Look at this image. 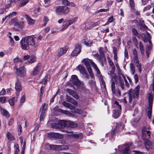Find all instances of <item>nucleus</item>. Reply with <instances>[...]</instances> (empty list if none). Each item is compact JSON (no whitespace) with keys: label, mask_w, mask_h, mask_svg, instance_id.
<instances>
[{"label":"nucleus","mask_w":154,"mask_h":154,"mask_svg":"<svg viewBox=\"0 0 154 154\" xmlns=\"http://www.w3.org/2000/svg\"><path fill=\"white\" fill-rule=\"evenodd\" d=\"M132 41L134 43L135 45L136 46H137L138 45V41L137 39L135 37H134L132 39Z\"/></svg>","instance_id":"864d4df0"},{"label":"nucleus","mask_w":154,"mask_h":154,"mask_svg":"<svg viewBox=\"0 0 154 154\" xmlns=\"http://www.w3.org/2000/svg\"><path fill=\"white\" fill-rule=\"evenodd\" d=\"M15 89L16 90V95L18 96L22 89V87L21 82L18 79H17L16 81Z\"/></svg>","instance_id":"0eeeda50"},{"label":"nucleus","mask_w":154,"mask_h":154,"mask_svg":"<svg viewBox=\"0 0 154 154\" xmlns=\"http://www.w3.org/2000/svg\"><path fill=\"white\" fill-rule=\"evenodd\" d=\"M139 94V88L136 87L133 90L130 89L128 91V98L129 101L131 102L132 100V98H137L138 97Z\"/></svg>","instance_id":"f03ea898"},{"label":"nucleus","mask_w":154,"mask_h":154,"mask_svg":"<svg viewBox=\"0 0 154 154\" xmlns=\"http://www.w3.org/2000/svg\"><path fill=\"white\" fill-rule=\"evenodd\" d=\"M14 148L15 150V154H18L19 151V146L18 144H15L14 145Z\"/></svg>","instance_id":"49530a36"},{"label":"nucleus","mask_w":154,"mask_h":154,"mask_svg":"<svg viewBox=\"0 0 154 154\" xmlns=\"http://www.w3.org/2000/svg\"><path fill=\"white\" fill-rule=\"evenodd\" d=\"M108 61L109 64V65L111 67H115L113 62L111 60V59H108Z\"/></svg>","instance_id":"6e6d98bb"},{"label":"nucleus","mask_w":154,"mask_h":154,"mask_svg":"<svg viewBox=\"0 0 154 154\" xmlns=\"http://www.w3.org/2000/svg\"><path fill=\"white\" fill-rule=\"evenodd\" d=\"M129 149V146H127L122 151L123 154H129L128 152Z\"/></svg>","instance_id":"8fccbe9b"},{"label":"nucleus","mask_w":154,"mask_h":154,"mask_svg":"<svg viewBox=\"0 0 154 154\" xmlns=\"http://www.w3.org/2000/svg\"><path fill=\"white\" fill-rule=\"evenodd\" d=\"M153 98V95L150 94L148 98L149 105V107H152Z\"/></svg>","instance_id":"bb28decb"},{"label":"nucleus","mask_w":154,"mask_h":154,"mask_svg":"<svg viewBox=\"0 0 154 154\" xmlns=\"http://www.w3.org/2000/svg\"><path fill=\"white\" fill-rule=\"evenodd\" d=\"M17 14V12L15 11H13L10 14L6 17H8V19H9L12 18L14 16H16Z\"/></svg>","instance_id":"79ce46f5"},{"label":"nucleus","mask_w":154,"mask_h":154,"mask_svg":"<svg viewBox=\"0 0 154 154\" xmlns=\"http://www.w3.org/2000/svg\"><path fill=\"white\" fill-rule=\"evenodd\" d=\"M66 100L67 101L70 102L75 105L76 106L78 105V102L74 99L68 95H66Z\"/></svg>","instance_id":"f3484780"},{"label":"nucleus","mask_w":154,"mask_h":154,"mask_svg":"<svg viewBox=\"0 0 154 154\" xmlns=\"http://www.w3.org/2000/svg\"><path fill=\"white\" fill-rule=\"evenodd\" d=\"M17 99V98L14 97L12 98L9 100L8 101L10 104L11 106H13L14 104V102L15 101H16Z\"/></svg>","instance_id":"f704fd0d"},{"label":"nucleus","mask_w":154,"mask_h":154,"mask_svg":"<svg viewBox=\"0 0 154 154\" xmlns=\"http://www.w3.org/2000/svg\"><path fill=\"white\" fill-rule=\"evenodd\" d=\"M137 37L139 38H141L144 42L146 43L147 42V39L146 38V35L145 34L140 33L138 35Z\"/></svg>","instance_id":"b1692460"},{"label":"nucleus","mask_w":154,"mask_h":154,"mask_svg":"<svg viewBox=\"0 0 154 154\" xmlns=\"http://www.w3.org/2000/svg\"><path fill=\"white\" fill-rule=\"evenodd\" d=\"M141 137L144 141L148 140V138H149L150 137V131H147L145 128H143L142 129Z\"/></svg>","instance_id":"423d86ee"},{"label":"nucleus","mask_w":154,"mask_h":154,"mask_svg":"<svg viewBox=\"0 0 154 154\" xmlns=\"http://www.w3.org/2000/svg\"><path fill=\"white\" fill-rule=\"evenodd\" d=\"M25 16L29 24L31 25H32L34 24L35 21L34 20L31 18L27 15H25Z\"/></svg>","instance_id":"5701e85b"},{"label":"nucleus","mask_w":154,"mask_h":154,"mask_svg":"<svg viewBox=\"0 0 154 154\" xmlns=\"http://www.w3.org/2000/svg\"><path fill=\"white\" fill-rule=\"evenodd\" d=\"M45 113L44 112H42L40 116V121H42L43 120V117L45 116Z\"/></svg>","instance_id":"69168bd1"},{"label":"nucleus","mask_w":154,"mask_h":154,"mask_svg":"<svg viewBox=\"0 0 154 154\" xmlns=\"http://www.w3.org/2000/svg\"><path fill=\"white\" fill-rule=\"evenodd\" d=\"M132 61L136 65V66H137L139 65L140 64H139V61L138 59L132 60Z\"/></svg>","instance_id":"0e129e2a"},{"label":"nucleus","mask_w":154,"mask_h":154,"mask_svg":"<svg viewBox=\"0 0 154 154\" xmlns=\"http://www.w3.org/2000/svg\"><path fill=\"white\" fill-rule=\"evenodd\" d=\"M24 23L23 22H19L15 23L14 29L16 31L22 29L24 26Z\"/></svg>","instance_id":"2eb2a0df"},{"label":"nucleus","mask_w":154,"mask_h":154,"mask_svg":"<svg viewBox=\"0 0 154 154\" xmlns=\"http://www.w3.org/2000/svg\"><path fill=\"white\" fill-rule=\"evenodd\" d=\"M77 68L81 74L84 73V72L86 71V70L84 67L82 65H79L78 66Z\"/></svg>","instance_id":"72a5a7b5"},{"label":"nucleus","mask_w":154,"mask_h":154,"mask_svg":"<svg viewBox=\"0 0 154 154\" xmlns=\"http://www.w3.org/2000/svg\"><path fill=\"white\" fill-rule=\"evenodd\" d=\"M7 136L9 140H14V137L10 132H8L7 134Z\"/></svg>","instance_id":"37998d69"},{"label":"nucleus","mask_w":154,"mask_h":154,"mask_svg":"<svg viewBox=\"0 0 154 154\" xmlns=\"http://www.w3.org/2000/svg\"><path fill=\"white\" fill-rule=\"evenodd\" d=\"M149 45H147L146 47V51H150L152 49V42L149 43Z\"/></svg>","instance_id":"4c0bfd02"},{"label":"nucleus","mask_w":154,"mask_h":154,"mask_svg":"<svg viewBox=\"0 0 154 154\" xmlns=\"http://www.w3.org/2000/svg\"><path fill=\"white\" fill-rule=\"evenodd\" d=\"M68 121H65L64 120H60L58 122V124L60 126L61 128L64 127H68V125L67 124V122Z\"/></svg>","instance_id":"393cba45"},{"label":"nucleus","mask_w":154,"mask_h":154,"mask_svg":"<svg viewBox=\"0 0 154 154\" xmlns=\"http://www.w3.org/2000/svg\"><path fill=\"white\" fill-rule=\"evenodd\" d=\"M45 88V87L42 86L40 88V96L41 97L43 95V93L44 91V89Z\"/></svg>","instance_id":"4d7b16f0"},{"label":"nucleus","mask_w":154,"mask_h":154,"mask_svg":"<svg viewBox=\"0 0 154 154\" xmlns=\"http://www.w3.org/2000/svg\"><path fill=\"white\" fill-rule=\"evenodd\" d=\"M23 38L25 39L26 41L27 42L29 45H31L33 46L34 47H36L35 42H34V39L31 36H28Z\"/></svg>","instance_id":"9d476101"},{"label":"nucleus","mask_w":154,"mask_h":154,"mask_svg":"<svg viewBox=\"0 0 154 154\" xmlns=\"http://www.w3.org/2000/svg\"><path fill=\"white\" fill-rule=\"evenodd\" d=\"M144 143L145 147L147 150L153 148V146L149 140L144 141Z\"/></svg>","instance_id":"6ab92c4d"},{"label":"nucleus","mask_w":154,"mask_h":154,"mask_svg":"<svg viewBox=\"0 0 154 154\" xmlns=\"http://www.w3.org/2000/svg\"><path fill=\"white\" fill-rule=\"evenodd\" d=\"M115 83L112 82L111 83V87L112 93L118 96H120L121 95V92L119 89H117L116 91L115 89Z\"/></svg>","instance_id":"ddd939ff"},{"label":"nucleus","mask_w":154,"mask_h":154,"mask_svg":"<svg viewBox=\"0 0 154 154\" xmlns=\"http://www.w3.org/2000/svg\"><path fill=\"white\" fill-rule=\"evenodd\" d=\"M78 19V17H75L72 19L70 20L65 19L63 22L62 25L63 28L61 29V31H63L68 28L70 25L75 22Z\"/></svg>","instance_id":"20e7f679"},{"label":"nucleus","mask_w":154,"mask_h":154,"mask_svg":"<svg viewBox=\"0 0 154 154\" xmlns=\"http://www.w3.org/2000/svg\"><path fill=\"white\" fill-rule=\"evenodd\" d=\"M132 31L134 35L137 36L138 35V33L136 29L135 28H132Z\"/></svg>","instance_id":"3c124183"},{"label":"nucleus","mask_w":154,"mask_h":154,"mask_svg":"<svg viewBox=\"0 0 154 154\" xmlns=\"http://www.w3.org/2000/svg\"><path fill=\"white\" fill-rule=\"evenodd\" d=\"M16 69V73L18 75L21 77H23L26 75V70L25 69L24 66H22L19 69L17 67L15 66Z\"/></svg>","instance_id":"6e6552de"},{"label":"nucleus","mask_w":154,"mask_h":154,"mask_svg":"<svg viewBox=\"0 0 154 154\" xmlns=\"http://www.w3.org/2000/svg\"><path fill=\"white\" fill-rule=\"evenodd\" d=\"M146 38L147 42H149V43H151V35L149 33L147 32H146Z\"/></svg>","instance_id":"58836bf2"},{"label":"nucleus","mask_w":154,"mask_h":154,"mask_svg":"<svg viewBox=\"0 0 154 154\" xmlns=\"http://www.w3.org/2000/svg\"><path fill=\"white\" fill-rule=\"evenodd\" d=\"M6 101V97H0V102L2 103H4Z\"/></svg>","instance_id":"13d9d810"},{"label":"nucleus","mask_w":154,"mask_h":154,"mask_svg":"<svg viewBox=\"0 0 154 154\" xmlns=\"http://www.w3.org/2000/svg\"><path fill=\"white\" fill-rule=\"evenodd\" d=\"M46 109V107L45 106V103H44L41 107L40 111H41L42 112H45Z\"/></svg>","instance_id":"de8ad7c7"},{"label":"nucleus","mask_w":154,"mask_h":154,"mask_svg":"<svg viewBox=\"0 0 154 154\" xmlns=\"http://www.w3.org/2000/svg\"><path fill=\"white\" fill-rule=\"evenodd\" d=\"M112 69L110 71V76L111 77V83L112 82L117 83L118 82V78L117 75L114 72L115 71V67H111Z\"/></svg>","instance_id":"1a4fd4ad"},{"label":"nucleus","mask_w":154,"mask_h":154,"mask_svg":"<svg viewBox=\"0 0 154 154\" xmlns=\"http://www.w3.org/2000/svg\"><path fill=\"white\" fill-rule=\"evenodd\" d=\"M113 106L116 110L120 111H121V105L119 104V102L117 101H115L113 102Z\"/></svg>","instance_id":"aec40b11"},{"label":"nucleus","mask_w":154,"mask_h":154,"mask_svg":"<svg viewBox=\"0 0 154 154\" xmlns=\"http://www.w3.org/2000/svg\"><path fill=\"white\" fill-rule=\"evenodd\" d=\"M6 94V91L4 88H3L2 90L0 92V95H4Z\"/></svg>","instance_id":"774afa93"},{"label":"nucleus","mask_w":154,"mask_h":154,"mask_svg":"<svg viewBox=\"0 0 154 154\" xmlns=\"http://www.w3.org/2000/svg\"><path fill=\"white\" fill-rule=\"evenodd\" d=\"M81 51L80 46L79 44H77L75 45V49L71 53V55L72 56H76Z\"/></svg>","instance_id":"9b49d317"},{"label":"nucleus","mask_w":154,"mask_h":154,"mask_svg":"<svg viewBox=\"0 0 154 154\" xmlns=\"http://www.w3.org/2000/svg\"><path fill=\"white\" fill-rule=\"evenodd\" d=\"M95 70L97 72L96 75L99 77L100 78H102V76L101 74L100 71L98 68L97 69Z\"/></svg>","instance_id":"09e8293b"},{"label":"nucleus","mask_w":154,"mask_h":154,"mask_svg":"<svg viewBox=\"0 0 154 154\" xmlns=\"http://www.w3.org/2000/svg\"><path fill=\"white\" fill-rule=\"evenodd\" d=\"M49 147L50 149L56 150V147H57V145H49Z\"/></svg>","instance_id":"e2e57ef3"},{"label":"nucleus","mask_w":154,"mask_h":154,"mask_svg":"<svg viewBox=\"0 0 154 154\" xmlns=\"http://www.w3.org/2000/svg\"><path fill=\"white\" fill-rule=\"evenodd\" d=\"M38 63L37 64L36 67L34 69L32 72V74L33 75H37L38 73Z\"/></svg>","instance_id":"473e14b6"},{"label":"nucleus","mask_w":154,"mask_h":154,"mask_svg":"<svg viewBox=\"0 0 154 154\" xmlns=\"http://www.w3.org/2000/svg\"><path fill=\"white\" fill-rule=\"evenodd\" d=\"M125 125L123 124L120 123L117 125L116 129H118L119 131L122 130L124 128Z\"/></svg>","instance_id":"cd10ccee"},{"label":"nucleus","mask_w":154,"mask_h":154,"mask_svg":"<svg viewBox=\"0 0 154 154\" xmlns=\"http://www.w3.org/2000/svg\"><path fill=\"white\" fill-rule=\"evenodd\" d=\"M63 138V136L60 134L58 133H55V137L54 138L57 139H62Z\"/></svg>","instance_id":"c03bdc74"},{"label":"nucleus","mask_w":154,"mask_h":154,"mask_svg":"<svg viewBox=\"0 0 154 154\" xmlns=\"http://www.w3.org/2000/svg\"><path fill=\"white\" fill-rule=\"evenodd\" d=\"M139 47L140 51L142 54H144V49L142 43L140 42L139 43Z\"/></svg>","instance_id":"c9c22d12"},{"label":"nucleus","mask_w":154,"mask_h":154,"mask_svg":"<svg viewBox=\"0 0 154 154\" xmlns=\"http://www.w3.org/2000/svg\"><path fill=\"white\" fill-rule=\"evenodd\" d=\"M23 60L21 58H19L18 57H17L14 58V62L16 64L18 62H23Z\"/></svg>","instance_id":"e433bc0d"},{"label":"nucleus","mask_w":154,"mask_h":154,"mask_svg":"<svg viewBox=\"0 0 154 154\" xmlns=\"http://www.w3.org/2000/svg\"><path fill=\"white\" fill-rule=\"evenodd\" d=\"M114 20L115 19L112 16L110 17L108 19V22L109 23L112 22H113Z\"/></svg>","instance_id":"5fc2aeb1"},{"label":"nucleus","mask_w":154,"mask_h":154,"mask_svg":"<svg viewBox=\"0 0 154 154\" xmlns=\"http://www.w3.org/2000/svg\"><path fill=\"white\" fill-rule=\"evenodd\" d=\"M62 104L64 106L70 109H74V113L80 114L83 113V112L82 110L78 108L75 109V107L74 106L65 101L63 102Z\"/></svg>","instance_id":"39448f33"},{"label":"nucleus","mask_w":154,"mask_h":154,"mask_svg":"<svg viewBox=\"0 0 154 154\" xmlns=\"http://www.w3.org/2000/svg\"><path fill=\"white\" fill-rule=\"evenodd\" d=\"M67 50V48L66 47H64L60 48L57 54V56L59 57L62 55L65 54Z\"/></svg>","instance_id":"a211bd4d"},{"label":"nucleus","mask_w":154,"mask_h":154,"mask_svg":"<svg viewBox=\"0 0 154 154\" xmlns=\"http://www.w3.org/2000/svg\"><path fill=\"white\" fill-rule=\"evenodd\" d=\"M62 2L63 4L66 6H68L69 5V2L68 0H62Z\"/></svg>","instance_id":"bf43d9fd"},{"label":"nucleus","mask_w":154,"mask_h":154,"mask_svg":"<svg viewBox=\"0 0 154 154\" xmlns=\"http://www.w3.org/2000/svg\"><path fill=\"white\" fill-rule=\"evenodd\" d=\"M71 80L73 84L77 87V88H83L84 83L79 81L76 75H73L71 77Z\"/></svg>","instance_id":"7ed1b4c3"},{"label":"nucleus","mask_w":154,"mask_h":154,"mask_svg":"<svg viewBox=\"0 0 154 154\" xmlns=\"http://www.w3.org/2000/svg\"><path fill=\"white\" fill-rule=\"evenodd\" d=\"M50 75H46L43 80L40 82V83L46 85L48 81L50 79Z\"/></svg>","instance_id":"a878e982"},{"label":"nucleus","mask_w":154,"mask_h":154,"mask_svg":"<svg viewBox=\"0 0 154 154\" xmlns=\"http://www.w3.org/2000/svg\"><path fill=\"white\" fill-rule=\"evenodd\" d=\"M44 23L43 26H45L47 24V22L49 20L48 17L45 16L44 18Z\"/></svg>","instance_id":"338daca9"},{"label":"nucleus","mask_w":154,"mask_h":154,"mask_svg":"<svg viewBox=\"0 0 154 154\" xmlns=\"http://www.w3.org/2000/svg\"><path fill=\"white\" fill-rule=\"evenodd\" d=\"M55 133L51 132L48 134V136L49 137L54 138L55 137Z\"/></svg>","instance_id":"680f3d73"},{"label":"nucleus","mask_w":154,"mask_h":154,"mask_svg":"<svg viewBox=\"0 0 154 154\" xmlns=\"http://www.w3.org/2000/svg\"><path fill=\"white\" fill-rule=\"evenodd\" d=\"M119 79L120 83V86L122 89L123 90H124L125 89L124 87V82L120 76H119Z\"/></svg>","instance_id":"c85d7f7f"},{"label":"nucleus","mask_w":154,"mask_h":154,"mask_svg":"<svg viewBox=\"0 0 154 154\" xmlns=\"http://www.w3.org/2000/svg\"><path fill=\"white\" fill-rule=\"evenodd\" d=\"M36 58L34 56H31L30 60L28 61V62L30 63H32L34 62L36 60Z\"/></svg>","instance_id":"a18cd8bd"},{"label":"nucleus","mask_w":154,"mask_h":154,"mask_svg":"<svg viewBox=\"0 0 154 154\" xmlns=\"http://www.w3.org/2000/svg\"><path fill=\"white\" fill-rule=\"evenodd\" d=\"M88 72L91 77L94 79V75L93 73L92 69L88 70Z\"/></svg>","instance_id":"052dcab7"},{"label":"nucleus","mask_w":154,"mask_h":154,"mask_svg":"<svg viewBox=\"0 0 154 154\" xmlns=\"http://www.w3.org/2000/svg\"><path fill=\"white\" fill-rule=\"evenodd\" d=\"M68 127H70L72 128H75L78 126V125L76 123L72 121H68L67 122Z\"/></svg>","instance_id":"4be33fe9"},{"label":"nucleus","mask_w":154,"mask_h":154,"mask_svg":"<svg viewBox=\"0 0 154 154\" xmlns=\"http://www.w3.org/2000/svg\"><path fill=\"white\" fill-rule=\"evenodd\" d=\"M56 150L60 151L63 150H66L67 147L64 145H57Z\"/></svg>","instance_id":"c756f323"},{"label":"nucleus","mask_w":154,"mask_h":154,"mask_svg":"<svg viewBox=\"0 0 154 154\" xmlns=\"http://www.w3.org/2000/svg\"><path fill=\"white\" fill-rule=\"evenodd\" d=\"M66 91L69 95L72 96L75 99H79V97L77 93L73 90L67 88L66 89Z\"/></svg>","instance_id":"4468645a"},{"label":"nucleus","mask_w":154,"mask_h":154,"mask_svg":"<svg viewBox=\"0 0 154 154\" xmlns=\"http://www.w3.org/2000/svg\"><path fill=\"white\" fill-rule=\"evenodd\" d=\"M129 4L131 9L133 10H134L135 5L134 0H129Z\"/></svg>","instance_id":"ea45409f"},{"label":"nucleus","mask_w":154,"mask_h":154,"mask_svg":"<svg viewBox=\"0 0 154 154\" xmlns=\"http://www.w3.org/2000/svg\"><path fill=\"white\" fill-rule=\"evenodd\" d=\"M69 11V8L65 6H57L55 10L56 13L58 15H66L68 14Z\"/></svg>","instance_id":"f257e3e1"},{"label":"nucleus","mask_w":154,"mask_h":154,"mask_svg":"<svg viewBox=\"0 0 154 154\" xmlns=\"http://www.w3.org/2000/svg\"><path fill=\"white\" fill-rule=\"evenodd\" d=\"M20 45L21 48L24 50H28L29 48V45L23 38L20 41Z\"/></svg>","instance_id":"f8f14e48"},{"label":"nucleus","mask_w":154,"mask_h":154,"mask_svg":"<svg viewBox=\"0 0 154 154\" xmlns=\"http://www.w3.org/2000/svg\"><path fill=\"white\" fill-rule=\"evenodd\" d=\"M130 72L132 75H134L135 72V67L134 63H131L130 64Z\"/></svg>","instance_id":"2f4dec72"},{"label":"nucleus","mask_w":154,"mask_h":154,"mask_svg":"<svg viewBox=\"0 0 154 154\" xmlns=\"http://www.w3.org/2000/svg\"><path fill=\"white\" fill-rule=\"evenodd\" d=\"M121 112V111L115 109L113 110L112 116L115 119L118 118L120 115Z\"/></svg>","instance_id":"412c9836"},{"label":"nucleus","mask_w":154,"mask_h":154,"mask_svg":"<svg viewBox=\"0 0 154 154\" xmlns=\"http://www.w3.org/2000/svg\"><path fill=\"white\" fill-rule=\"evenodd\" d=\"M83 61L88 71L91 69L90 63L91 64L92 62H93L92 60L88 59H85L83 60Z\"/></svg>","instance_id":"dca6fc26"},{"label":"nucleus","mask_w":154,"mask_h":154,"mask_svg":"<svg viewBox=\"0 0 154 154\" xmlns=\"http://www.w3.org/2000/svg\"><path fill=\"white\" fill-rule=\"evenodd\" d=\"M152 107L149 106V107L148 108L147 115L149 118L150 119L151 118Z\"/></svg>","instance_id":"a19ab883"},{"label":"nucleus","mask_w":154,"mask_h":154,"mask_svg":"<svg viewBox=\"0 0 154 154\" xmlns=\"http://www.w3.org/2000/svg\"><path fill=\"white\" fill-rule=\"evenodd\" d=\"M1 112L3 115L7 117H9L10 116V114L6 110L4 109H1Z\"/></svg>","instance_id":"7c9ffc66"},{"label":"nucleus","mask_w":154,"mask_h":154,"mask_svg":"<svg viewBox=\"0 0 154 154\" xmlns=\"http://www.w3.org/2000/svg\"><path fill=\"white\" fill-rule=\"evenodd\" d=\"M25 95H23L20 98V103H23L25 102Z\"/></svg>","instance_id":"603ef678"}]
</instances>
